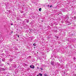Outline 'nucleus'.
<instances>
[{
	"label": "nucleus",
	"mask_w": 76,
	"mask_h": 76,
	"mask_svg": "<svg viewBox=\"0 0 76 76\" xmlns=\"http://www.w3.org/2000/svg\"><path fill=\"white\" fill-rule=\"evenodd\" d=\"M54 31H56V32H57V31L56 30H54Z\"/></svg>",
	"instance_id": "1a4fd4ad"
},
{
	"label": "nucleus",
	"mask_w": 76,
	"mask_h": 76,
	"mask_svg": "<svg viewBox=\"0 0 76 76\" xmlns=\"http://www.w3.org/2000/svg\"><path fill=\"white\" fill-rule=\"evenodd\" d=\"M30 68H33V69H34L35 68L34 66V65H30Z\"/></svg>",
	"instance_id": "f257e3e1"
},
{
	"label": "nucleus",
	"mask_w": 76,
	"mask_h": 76,
	"mask_svg": "<svg viewBox=\"0 0 76 76\" xmlns=\"http://www.w3.org/2000/svg\"><path fill=\"white\" fill-rule=\"evenodd\" d=\"M41 8H40L39 9V12H41Z\"/></svg>",
	"instance_id": "423d86ee"
},
{
	"label": "nucleus",
	"mask_w": 76,
	"mask_h": 76,
	"mask_svg": "<svg viewBox=\"0 0 76 76\" xmlns=\"http://www.w3.org/2000/svg\"><path fill=\"white\" fill-rule=\"evenodd\" d=\"M18 40H17V41H18Z\"/></svg>",
	"instance_id": "4be33fe9"
},
{
	"label": "nucleus",
	"mask_w": 76,
	"mask_h": 76,
	"mask_svg": "<svg viewBox=\"0 0 76 76\" xmlns=\"http://www.w3.org/2000/svg\"><path fill=\"white\" fill-rule=\"evenodd\" d=\"M2 61H4V60H2Z\"/></svg>",
	"instance_id": "6ab92c4d"
},
{
	"label": "nucleus",
	"mask_w": 76,
	"mask_h": 76,
	"mask_svg": "<svg viewBox=\"0 0 76 76\" xmlns=\"http://www.w3.org/2000/svg\"><path fill=\"white\" fill-rule=\"evenodd\" d=\"M18 38H19V35H18Z\"/></svg>",
	"instance_id": "dca6fc26"
},
{
	"label": "nucleus",
	"mask_w": 76,
	"mask_h": 76,
	"mask_svg": "<svg viewBox=\"0 0 76 76\" xmlns=\"http://www.w3.org/2000/svg\"><path fill=\"white\" fill-rule=\"evenodd\" d=\"M11 25H13V24H11Z\"/></svg>",
	"instance_id": "a211bd4d"
},
{
	"label": "nucleus",
	"mask_w": 76,
	"mask_h": 76,
	"mask_svg": "<svg viewBox=\"0 0 76 76\" xmlns=\"http://www.w3.org/2000/svg\"><path fill=\"white\" fill-rule=\"evenodd\" d=\"M21 13H23V11L21 12Z\"/></svg>",
	"instance_id": "9d476101"
},
{
	"label": "nucleus",
	"mask_w": 76,
	"mask_h": 76,
	"mask_svg": "<svg viewBox=\"0 0 76 76\" xmlns=\"http://www.w3.org/2000/svg\"><path fill=\"white\" fill-rule=\"evenodd\" d=\"M44 76H48V75H47V74H44Z\"/></svg>",
	"instance_id": "20e7f679"
},
{
	"label": "nucleus",
	"mask_w": 76,
	"mask_h": 76,
	"mask_svg": "<svg viewBox=\"0 0 76 76\" xmlns=\"http://www.w3.org/2000/svg\"><path fill=\"white\" fill-rule=\"evenodd\" d=\"M73 60H76V58H75V57H74L73 58Z\"/></svg>",
	"instance_id": "39448f33"
},
{
	"label": "nucleus",
	"mask_w": 76,
	"mask_h": 76,
	"mask_svg": "<svg viewBox=\"0 0 76 76\" xmlns=\"http://www.w3.org/2000/svg\"><path fill=\"white\" fill-rule=\"evenodd\" d=\"M4 64H1V66H3Z\"/></svg>",
	"instance_id": "f8f14e48"
},
{
	"label": "nucleus",
	"mask_w": 76,
	"mask_h": 76,
	"mask_svg": "<svg viewBox=\"0 0 76 76\" xmlns=\"http://www.w3.org/2000/svg\"><path fill=\"white\" fill-rule=\"evenodd\" d=\"M48 7H50V5H48Z\"/></svg>",
	"instance_id": "ddd939ff"
},
{
	"label": "nucleus",
	"mask_w": 76,
	"mask_h": 76,
	"mask_svg": "<svg viewBox=\"0 0 76 76\" xmlns=\"http://www.w3.org/2000/svg\"><path fill=\"white\" fill-rule=\"evenodd\" d=\"M52 7V5H51V6H50V7Z\"/></svg>",
	"instance_id": "2eb2a0df"
},
{
	"label": "nucleus",
	"mask_w": 76,
	"mask_h": 76,
	"mask_svg": "<svg viewBox=\"0 0 76 76\" xmlns=\"http://www.w3.org/2000/svg\"><path fill=\"white\" fill-rule=\"evenodd\" d=\"M39 75H40V76L38 75H37V76H42V74H41V73L39 74Z\"/></svg>",
	"instance_id": "7ed1b4c3"
},
{
	"label": "nucleus",
	"mask_w": 76,
	"mask_h": 76,
	"mask_svg": "<svg viewBox=\"0 0 76 76\" xmlns=\"http://www.w3.org/2000/svg\"><path fill=\"white\" fill-rule=\"evenodd\" d=\"M33 45H34V46H36V45H35V43L33 44Z\"/></svg>",
	"instance_id": "0eeeda50"
},
{
	"label": "nucleus",
	"mask_w": 76,
	"mask_h": 76,
	"mask_svg": "<svg viewBox=\"0 0 76 76\" xmlns=\"http://www.w3.org/2000/svg\"><path fill=\"white\" fill-rule=\"evenodd\" d=\"M54 62H51V64H52V65H54Z\"/></svg>",
	"instance_id": "f03ea898"
},
{
	"label": "nucleus",
	"mask_w": 76,
	"mask_h": 76,
	"mask_svg": "<svg viewBox=\"0 0 76 76\" xmlns=\"http://www.w3.org/2000/svg\"><path fill=\"white\" fill-rule=\"evenodd\" d=\"M28 22H29V21H27V23H28Z\"/></svg>",
	"instance_id": "9b49d317"
},
{
	"label": "nucleus",
	"mask_w": 76,
	"mask_h": 76,
	"mask_svg": "<svg viewBox=\"0 0 76 76\" xmlns=\"http://www.w3.org/2000/svg\"><path fill=\"white\" fill-rule=\"evenodd\" d=\"M41 70H42V68H40Z\"/></svg>",
	"instance_id": "f3484780"
},
{
	"label": "nucleus",
	"mask_w": 76,
	"mask_h": 76,
	"mask_svg": "<svg viewBox=\"0 0 76 76\" xmlns=\"http://www.w3.org/2000/svg\"><path fill=\"white\" fill-rule=\"evenodd\" d=\"M37 69H39V67H37Z\"/></svg>",
	"instance_id": "4468645a"
},
{
	"label": "nucleus",
	"mask_w": 76,
	"mask_h": 76,
	"mask_svg": "<svg viewBox=\"0 0 76 76\" xmlns=\"http://www.w3.org/2000/svg\"><path fill=\"white\" fill-rule=\"evenodd\" d=\"M35 48V47H34V48Z\"/></svg>",
	"instance_id": "aec40b11"
},
{
	"label": "nucleus",
	"mask_w": 76,
	"mask_h": 76,
	"mask_svg": "<svg viewBox=\"0 0 76 76\" xmlns=\"http://www.w3.org/2000/svg\"><path fill=\"white\" fill-rule=\"evenodd\" d=\"M12 32H13V31H12Z\"/></svg>",
	"instance_id": "412c9836"
},
{
	"label": "nucleus",
	"mask_w": 76,
	"mask_h": 76,
	"mask_svg": "<svg viewBox=\"0 0 76 76\" xmlns=\"http://www.w3.org/2000/svg\"><path fill=\"white\" fill-rule=\"evenodd\" d=\"M2 70H4V71L5 70V69H4V68H3V69H2Z\"/></svg>",
	"instance_id": "6e6552de"
}]
</instances>
